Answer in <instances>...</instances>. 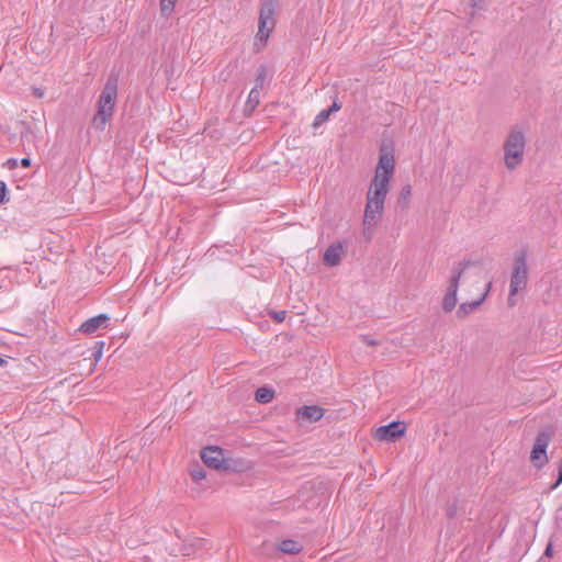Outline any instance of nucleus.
Returning a JSON list of instances; mask_svg holds the SVG:
<instances>
[{
  "instance_id": "a878e982",
  "label": "nucleus",
  "mask_w": 562,
  "mask_h": 562,
  "mask_svg": "<svg viewBox=\"0 0 562 562\" xmlns=\"http://www.w3.org/2000/svg\"><path fill=\"white\" fill-rule=\"evenodd\" d=\"M101 356H102V352H101V351H99V352L97 353V357H95V358H97V360H99V359L101 358Z\"/></svg>"
},
{
  "instance_id": "1a4fd4ad",
  "label": "nucleus",
  "mask_w": 562,
  "mask_h": 562,
  "mask_svg": "<svg viewBox=\"0 0 562 562\" xmlns=\"http://www.w3.org/2000/svg\"><path fill=\"white\" fill-rule=\"evenodd\" d=\"M550 440L551 435L546 431L539 432L535 439L533 447L530 453V462L537 469H541L549 461L547 449L549 447Z\"/></svg>"
},
{
  "instance_id": "393cba45",
  "label": "nucleus",
  "mask_w": 562,
  "mask_h": 562,
  "mask_svg": "<svg viewBox=\"0 0 562 562\" xmlns=\"http://www.w3.org/2000/svg\"><path fill=\"white\" fill-rule=\"evenodd\" d=\"M340 104L337 103V102H334L333 105L328 109V110H331V112H337L340 110Z\"/></svg>"
},
{
  "instance_id": "0eeeda50",
  "label": "nucleus",
  "mask_w": 562,
  "mask_h": 562,
  "mask_svg": "<svg viewBox=\"0 0 562 562\" xmlns=\"http://www.w3.org/2000/svg\"><path fill=\"white\" fill-rule=\"evenodd\" d=\"M407 425L405 422L395 420L387 425L374 427L371 429V437L379 442H395L405 436Z\"/></svg>"
},
{
  "instance_id": "b1692460",
  "label": "nucleus",
  "mask_w": 562,
  "mask_h": 562,
  "mask_svg": "<svg viewBox=\"0 0 562 562\" xmlns=\"http://www.w3.org/2000/svg\"><path fill=\"white\" fill-rule=\"evenodd\" d=\"M21 166L23 168H29L31 166V159L30 158H22L21 159Z\"/></svg>"
},
{
  "instance_id": "9d476101",
  "label": "nucleus",
  "mask_w": 562,
  "mask_h": 562,
  "mask_svg": "<svg viewBox=\"0 0 562 562\" xmlns=\"http://www.w3.org/2000/svg\"><path fill=\"white\" fill-rule=\"evenodd\" d=\"M325 409L318 405H304L296 409L297 423H316L324 417Z\"/></svg>"
},
{
  "instance_id": "39448f33",
  "label": "nucleus",
  "mask_w": 562,
  "mask_h": 562,
  "mask_svg": "<svg viewBox=\"0 0 562 562\" xmlns=\"http://www.w3.org/2000/svg\"><path fill=\"white\" fill-rule=\"evenodd\" d=\"M528 282V268H527V255L524 250L518 251L514 258V267L510 277V288L508 302L514 305L515 302L513 296L519 291H522L527 286Z\"/></svg>"
},
{
  "instance_id": "6ab92c4d",
  "label": "nucleus",
  "mask_w": 562,
  "mask_h": 562,
  "mask_svg": "<svg viewBox=\"0 0 562 562\" xmlns=\"http://www.w3.org/2000/svg\"><path fill=\"white\" fill-rule=\"evenodd\" d=\"M8 188L4 181H0V204L7 200Z\"/></svg>"
},
{
  "instance_id": "4468645a",
  "label": "nucleus",
  "mask_w": 562,
  "mask_h": 562,
  "mask_svg": "<svg viewBox=\"0 0 562 562\" xmlns=\"http://www.w3.org/2000/svg\"><path fill=\"white\" fill-rule=\"evenodd\" d=\"M276 392L271 387L262 386L259 387L255 393V400L258 403L267 404L273 401Z\"/></svg>"
},
{
  "instance_id": "aec40b11",
  "label": "nucleus",
  "mask_w": 562,
  "mask_h": 562,
  "mask_svg": "<svg viewBox=\"0 0 562 562\" xmlns=\"http://www.w3.org/2000/svg\"><path fill=\"white\" fill-rule=\"evenodd\" d=\"M249 101H254L255 104L259 103V90L254 88L249 93Z\"/></svg>"
},
{
  "instance_id": "f3484780",
  "label": "nucleus",
  "mask_w": 562,
  "mask_h": 562,
  "mask_svg": "<svg viewBox=\"0 0 562 562\" xmlns=\"http://www.w3.org/2000/svg\"><path fill=\"white\" fill-rule=\"evenodd\" d=\"M267 79V70L265 67H260L256 77V89H262Z\"/></svg>"
},
{
  "instance_id": "2eb2a0df",
  "label": "nucleus",
  "mask_w": 562,
  "mask_h": 562,
  "mask_svg": "<svg viewBox=\"0 0 562 562\" xmlns=\"http://www.w3.org/2000/svg\"><path fill=\"white\" fill-rule=\"evenodd\" d=\"M178 0H160V12L164 15H170L176 7Z\"/></svg>"
},
{
  "instance_id": "bb28decb",
  "label": "nucleus",
  "mask_w": 562,
  "mask_h": 562,
  "mask_svg": "<svg viewBox=\"0 0 562 562\" xmlns=\"http://www.w3.org/2000/svg\"><path fill=\"white\" fill-rule=\"evenodd\" d=\"M4 363V360L2 358H0V366H2Z\"/></svg>"
},
{
  "instance_id": "412c9836",
  "label": "nucleus",
  "mask_w": 562,
  "mask_h": 562,
  "mask_svg": "<svg viewBox=\"0 0 562 562\" xmlns=\"http://www.w3.org/2000/svg\"><path fill=\"white\" fill-rule=\"evenodd\" d=\"M32 92H33V94H34L37 99H42V98H44V95H45L44 90H43V89H41V88H37V87H33V88H32Z\"/></svg>"
},
{
  "instance_id": "f257e3e1",
  "label": "nucleus",
  "mask_w": 562,
  "mask_h": 562,
  "mask_svg": "<svg viewBox=\"0 0 562 562\" xmlns=\"http://www.w3.org/2000/svg\"><path fill=\"white\" fill-rule=\"evenodd\" d=\"M491 286L479 265L470 261L459 262L450 271L441 307L445 313L452 312L458 303V290L461 289L464 301L457 308L456 315L458 318H464L484 302Z\"/></svg>"
},
{
  "instance_id": "dca6fc26",
  "label": "nucleus",
  "mask_w": 562,
  "mask_h": 562,
  "mask_svg": "<svg viewBox=\"0 0 562 562\" xmlns=\"http://www.w3.org/2000/svg\"><path fill=\"white\" fill-rule=\"evenodd\" d=\"M330 114H331V110H328V109H327V110H323V111H321V112L316 115V117H315V120H314V123H313V126H314V127H318L319 125H322L323 123H325V122L329 119Z\"/></svg>"
},
{
  "instance_id": "ddd939ff",
  "label": "nucleus",
  "mask_w": 562,
  "mask_h": 562,
  "mask_svg": "<svg viewBox=\"0 0 562 562\" xmlns=\"http://www.w3.org/2000/svg\"><path fill=\"white\" fill-rule=\"evenodd\" d=\"M278 549L282 553L297 554V553H300L302 551V546L296 540L286 539V540L281 541L278 544Z\"/></svg>"
},
{
  "instance_id": "f8f14e48",
  "label": "nucleus",
  "mask_w": 562,
  "mask_h": 562,
  "mask_svg": "<svg viewBox=\"0 0 562 562\" xmlns=\"http://www.w3.org/2000/svg\"><path fill=\"white\" fill-rule=\"evenodd\" d=\"M344 249L341 245H331L324 254V262L327 266L334 267L340 262Z\"/></svg>"
},
{
  "instance_id": "20e7f679",
  "label": "nucleus",
  "mask_w": 562,
  "mask_h": 562,
  "mask_svg": "<svg viewBox=\"0 0 562 562\" xmlns=\"http://www.w3.org/2000/svg\"><path fill=\"white\" fill-rule=\"evenodd\" d=\"M116 101V88L115 86H105L103 89L99 102L98 111L93 117V125L95 128L103 131L106 124L113 116Z\"/></svg>"
},
{
  "instance_id": "5701e85b",
  "label": "nucleus",
  "mask_w": 562,
  "mask_h": 562,
  "mask_svg": "<svg viewBox=\"0 0 562 562\" xmlns=\"http://www.w3.org/2000/svg\"><path fill=\"white\" fill-rule=\"evenodd\" d=\"M544 554H546L547 557H549V558H551V557H552V554H553V548H552V544H551V543H549V544L547 546L546 551H544Z\"/></svg>"
},
{
  "instance_id": "6e6552de",
  "label": "nucleus",
  "mask_w": 562,
  "mask_h": 562,
  "mask_svg": "<svg viewBox=\"0 0 562 562\" xmlns=\"http://www.w3.org/2000/svg\"><path fill=\"white\" fill-rule=\"evenodd\" d=\"M200 457L204 464L216 471H234L235 468L225 457V452L217 446H207L200 452Z\"/></svg>"
},
{
  "instance_id": "4be33fe9",
  "label": "nucleus",
  "mask_w": 562,
  "mask_h": 562,
  "mask_svg": "<svg viewBox=\"0 0 562 562\" xmlns=\"http://www.w3.org/2000/svg\"><path fill=\"white\" fill-rule=\"evenodd\" d=\"M274 318H276L278 322H282V321L285 318V312H284V311H282V312L276 313Z\"/></svg>"
},
{
  "instance_id": "9b49d317",
  "label": "nucleus",
  "mask_w": 562,
  "mask_h": 562,
  "mask_svg": "<svg viewBox=\"0 0 562 562\" xmlns=\"http://www.w3.org/2000/svg\"><path fill=\"white\" fill-rule=\"evenodd\" d=\"M108 321L109 316L106 314H100L83 322L78 330L82 334L91 335L98 329L106 327Z\"/></svg>"
},
{
  "instance_id": "a211bd4d",
  "label": "nucleus",
  "mask_w": 562,
  "mask_h": 562,
  "mask_svg": "<svg viewBox=\"0 0 562 562\" xmlns=\"http://www.w3.org/2000/svg\"><path fill=\"white\" fill-rule=\"evenodd\" d=\"M191 477H192V480H194L196 482L202 481L206 477V473L203 469L198 468V469L191 471Z\"/></svg>"
},
{
  "instance_id": "f03ea898",
  "label": "nucleus",
  "mask_w": 562,
  "mask_h": 562,
  "mask_svg": "<svg viewBox=\"0 0 562 562\" xmlns=\"http://www.w3.org/2000/svg\"><path fill=\"white\" fill-rule=\"evenodd\" d=\"M395 155L392 148H381L374 176L366 196L363 225L366 229L376 226L384 212V203L390 192V183L395 172Z\"/></svg>"
},
{
  "instance_id": "423d86ee",
  "label": "nucleus",
  "mask_w": 562,
  "mask_h": 562,
  "mask_svg": "<svg viewBox=\"0 0 562 562\" xmlns=\"http://www.w3.org/2000/svg\"><path fill=\"white\" fill-rule=\"evenodd\" d=\"M274 26L276 20L273 5L271 3H265L260 9L258 32L255 37V45L258 49L266 47Z\"/></svg>"
},
{
  "instance_id": "7ed1b4c3",
  "label": "nucleus",
  "mask_w": 562,
  "mask_h": 562,
  "mask_svg": "<svg viewBox=\"0 0 562 562\" xmlns=\"http://www.w3.org/2000/svg\"><path fill=\"white\" fill-rule=\"evenodd\" d=\"M526 137L521 131L509 132L503 144L504 164L507 169L515 170L524 160Z\"/></svg>"
}]
</instances>
